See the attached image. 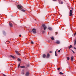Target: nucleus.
<instances>
[{
    "mask_svg": "<svg viewBox=\"0 0 76 76\" xmlns=\"http://www.w3.org/2000/svg\"><path fill=\"white\" fill-rule=\"evenodd\" d=\"M58 2L59 3V4H63V2H62V1H61L60 0H59L58 1Z\"/></svg>",
    "mask_w": 76,
    "mask_h": 76,
    "instance_id": "423d86ee",
    "label": "nucleus"
},
{
    "mask_svg": "<svg viewBox=\"0 0 76 76\" xmlns=\"http://www.w3.org/2000/svg\"><path fill=\"white\" fill-rule=\"evenodd\" d=\"M71 9L72 10H73V8H71Z\"/></svg>",
    "mask_w": 76,
    "mask_h": 76,
    "instance_id": "f704fd0d",
    "label": "nucleus"
},
{
    "mask_svg": "<svg viewBox=\"0 0 76 76\" xmlns=\"http://www.w3.org/2000/svg\"><path fill=\"white\" fill-rule=\"evenodd\" d=\"M9 25H10V27H13V24H12V23L10 22L9 23Z\"/></svg>",
    "mask_w": 76,
    "mask_h": 76,
    "instance_id": "6e6552de",
    "label": "nucleus"
},
{
    "mask_svg": "<svg viewBox=\"0 0 76 76\" xmlns=\"http://www.w3.org/2000/svg\"><path fill=\"white\" fill-rule=\"evenodd\" d=\"M60 50H61V49H60Z\"/></svg>",
    "mask_w": 76,
    "mask_h": 76,
    "instance_id": "a19ab883",
    "label": "nucleus"
},
{
    "mask_svg": "<svg viewBox=\"0 0 76 76\" xmlns=\"http://www.w3.org/2000/svg\"><path fill=\"white\" fill-rule=\"evenodd\" d=\"M3 75L4 76H6V75H5V74H3Z\"/></svg>",
    "mask_w": 76,
    "mask_h": 76,
    "instance_id": "7c9ffc66",
    "label": "nucleus"
},
{
    "mask_svg": "<svg viewBox=\"0 0 76 76\" xmlns=\"http://www.w3.org/2000/svg\"><path fill=\"white\" fill-rule=\"evenodd\" d=\"M48 29L50 30V31H52V30H53L52 28H51V27H48Z\"/></svg>",
    "mask_w": 76,
    "mask_h": 76,
    "instance_id": "1a4fd4ad",
    "label": "nucleus"
},
{
    "mask_svg": "<svg viewBox=\"0 0 76 76\" xmlns=\"http://www.w3.org/2000/svg\"><path fill=\"white\" fill-rule=\"evenodd\" d=\"M31 44H34V42H31Z\"/></svg>",
    "mask_w": 76,
    "mask_h": 76,
    "instance_id": "b1692460",
    "label": "nucleus"
},
{
    "mask_svg": "<svg viewBox=\"0 0 76 76\" xmlns=\"http://www.w3.org/2000/svg\"><path fill=\"white\" fill-rule=\"evenodd\" d=\"M21 74H22V75H24V72H22L21 73Z\"/></svg>",
    "mask_w": 76,
    "mask_h": 76,
    "instance_id": "bb28decb",
    "label": "nucleus"
},
{
    "mask_svg": "<svg viewBox=\"0 0 76 76\" xmlns=\"http://www.w3.org/2000/svg\"><path fill=\"white\" fill-rule=\"evenodd\" d=\"M15 52L16 54H17L18 55H20V53H19V52L18 51H17V50H15Z\"/></svg>",
    "mask_w": 76,
    "mask_h": 76,
    "instance_id": "39448f33",
    "label": "nucleus"
},
{
    "mask_svg": "<svg viewBox=\"0 0 76 76\" xmlns=\"http://www.w3.org/2000/svg\"><path fill=\"white\" fill-rule=\"evenodd\" d=\"M18 8L23 12H25V11H26V10H24L22 9H23V7L20 5H18Z\"/></svg>",
    "mask_w": 76,
    "mask_h": 76,
    "instance_id": "f257e3e1",
    "label": "nucleus"
},
{
    "mask_svg": "<svg viewBox=\"0 0 76 76\" xmlns=\"http://www.w3.org/2000/svg\"><path fill=\"white\" fill-rule=\"evenodd\" d=\"M50 56V54L48 53L47 56V58H49Z\"/></svg>",
    "mask_w": 76,
    "mask_h": 76,
    "instance_id": "9d476101",
    "label": "nucleus"
},
{
    "mask_svg": "<svg viewBox=\"0 0 76 76\" xmlns=\"http://www.w3.org/2000/svg\"><path fill=\"white\" fill-rule=\"evenodd\" d=\"M19 36L20 37H22V35L20 34L19 35Z\"/></svg>",
    "mask_w": 76,
    "mask_h": 76,
    "instance_id": "cd10ccee",
    "label": "nucleus"
},
{
    "mask_svg": "<svg viewBox=\"0 0 76 76\" xmlns=\"http://www.w3.org/2000/svg\"><path fill=\"white\" fill-rule=\"evenodd\" d=\"M67 60H69V59H70V58L68 57H67Z\"/></svg>",
    "mask_w": 76,
    "mask_h": 76,
    "instance_id": "412c9836",
    "label": "nucleus"
},
{
    "mask_svg": "<svg viewBox=\"0 0 76 76\" xmlns=\"http://www.w3.org/2000/svg\"><path fill=\"white\" fill-rule=\"evenodd\" d=\"M69 69H70V68H69Z\"/></svg>",
    "mask_w": 76,
    "mask_h": 76,
    "instance_id": "ea45409f",
    "label": "nucleus"
},
{
    "mask_svg": "<svg viewBox=\"0 0 76 76\" xmlns=\"http://www.w3.org/2000/svg\"><path fill=\"white\" fill-rule=\"evenodd\" d=\"M51 38L52 40H54V38L53 37H51Z\"/></svg>",
    "mask_w": 76,
    "mask_h": 76,
    "instance_id": "aec40b11",
    "label": "nucleus"
},
{
    "mask_svg": "<svg viewBox=\"0 0 76 76\" xmlns=\"http://www.w3.org/2000/svg\"><path fill=\"white\" fill-rule=\"evenodd\" d=\"M10 57H12V58H15V57H14V56H12V55H11L10 56Z\"/></svg>",
    "mask_w": 76,
    "mask_h": 76,
    "instance_id": "f3484780",
    "label": "nucleus"
},
{
    "mask_svg": "<svg viewBox=\"0 0 76 76\" xmlns=\"http://www.w3.org/2000/svg\"><path fill=\"white\" fill-rule=\"evenodd\" d=\"M32 31L33 34H36L37 30L35 28H33L32 30Z\"/></svg>",
    "mask_w": 76,
    "mask_h": 76,
    "instance_id": "f03ea898",
    "label": "nucleus"
},
{
    "mask_svg": "<svg viewBox=\"0 0 76 76\" xmlns=\"http://www.w3.org/2000/svg\"><path fill=\"white\" fill-rule=\"evenodd\" d=\"M20 63L18 64V68H19V67H20Z\"/></svg>",
    "mask_w": 76,
    "mask_h": 76,
    "instance_id": "4be33fe9",
    "label": "nucleus"
},
{
    "mask_svg": "<svg viewBox=\"0 0 76 76\" xmlns=\"http://www.w3.org/2000/svg\"><path fill=\"white\" fill-rule=\"evenodd\" d=\"M53 1H56V0H53Z\"/></svg>",
    "mask_w": 76,
    "mask_h": 76,
    "instance_id": "c756f323",
    "label": "nucleus"
},
{
    "mask_svg": "<svg viewBox=\"0 0 76 76\" xmlns=\"http://www.w3.org/2000/svg\"><path fill=\"white\" fill-rule=\"evenodd\" d=\"M72 52H73L74 51H73V50H72Z\"/></svg>",
    "mask_w": 76,
    "mask_h": 76,
    "instance_id": "4c0bfd02",
    "label": "nucleus"
},
{
    "mask_svg": "<svg viewBox=\"0 0 76 76\" xmlns=\"http://www.w3.org/2000/svg\"><path fill=\"white\" fill-rule=\"evenodd\" d=\"M45 57H46V56L45 55V54H44L43 55V58H45Z\"/></svg>",
    "mask_w": 76,
    "mask_h": 76,
    "instance_id": "4468645a",
    "label": "nucleus"
},
{
    "mask_svg": "<svg viewBox=\"0 0 76 76\" xmlns=\"http://www.w3.org/2000/svg\"><path fill=\"white\" fill-rule=\"evenodd\" d=\"M76 39H75V40L74 45H76Z\"/></svg>",
    "mask_w": 76,
    "mask_h": 76,
    "instance_id": "a211bd4d",
    "label": "nucleus"
},
{
    "mask_svg": "<svg viewBox=\"0 0 76 76\" xmlns=\"http://www.w3.org/2000/svg\"><path fill=\"white\" fill-rule=\"evenodd\" d=\"M73 53H75V52L74 51L73 52Z\"/></svg>",
    "mask_w": 76,
    "mask_h": 76,
    "instance_id": "58836bf2",
    "label": "nucleus"
},
{
    "mask_svg": "<svg viewBox=\"0 0 76 76\" xmlns=\"http://www.w3.org/2000/svg\"><path fill=\"white\" fill-rule=\"evenodd\" d=\"M18 61H21V60H20V59L18 58Z\"/></svg>",
    "mask_w": 76,
    "mask_h": 76,
    "instance_id": "6ab92c4d",
    "label": "nucleus"
},
{
    "mask_svg": "<svg viewBox=\"0 0 76 76\" xmlns=\"http://www.w3.org/2000/svg\"><path fill=\"white\" fill-rule=\"evenodd\" d=\"M58 53H60V50H59L58 51Z\"/></svg>",
    "mask_w": 76,
    "mask_h": 76,
    "instance_id": "72a5a7b5",
    "label": "nucleus"
},
{
    "mask_svg": "<svg viewBox=\"0 0 76 76\" xmlns=\"http://www.w3.org/2000/svg\"><path fill=\"white\" fill-rule=\"evenodd\" d=\"M59 74H60V75H63V73H62L61 72H60L59 73Z\"/></svg>",
    "mask_w": 76,
    "mask_h": 76,
    "instance_id": "5701e85b",
    "label": "nucleus"
},
{
    "mask_svg": "<svg viewBox=\"0 0 76 76\" xmlns=\"http://www.w3.org/2000/svg\"><path fill=\"white\" fill-rule=\"evenodd\" d=\"M57 34H58V32H56V34L57 35Z\"/></svg>",
    "mask_w": 76,
    "mask_h": 76,
    "instance_id": "473e14b6",
    "label": "nucleus"
},
{
    "mask_svg": "<svg viewBox=\"0 0 76 76\" xmlns=\"http://www.w3.org/2000/svg\"><path fill=\"white\" fill-rule=\"evenodd\" d=\"M45 33V31H43V32H42L43 34H44Z\"/></svg>",
    "mask_w": 76,
    "mask_h": 76,
    "instance_id": "c85d7f7f",
    "label": "nucleus"
},
{
    "mask_svg": "<svg viewBox=\"0 0 76 76\" xmlns=\"http://www.w3.org/2000/svg\"><path fill=\"white\" fill-rule=\"evenodd\" d=\"M73 15V11L72 10H70L69 12V16H72Z\"/></svg>",
    "mask_w": 76,
    "mask_h": 76,
    "instance_id": "7ed1b4c3",
    "label": "nucleus"
},
{
    "mask_svg": "<svg viewBox=\"0 0 76 76\" xmlns=\"http://www.w3.org/2000/svg\"><path fill=\"white\" fill-rule=\"evenodd\" d=\"M74 49H75V50H76V48L74 47Z\"/></svg>",
    "mask_w": 76,
    "mask_h": 76,
    "instance_id": "2f4dec72",
    "label": "nucleus"
},
{
    "mask_svg": "<svg viewBox=\"0 0 76 76\" xmlns=\"http://www.w3.org/2000/svg\"><path fill=\"white\" fill-rule=\"evenodd\" d=\"M72 45H70L69 46V50H70V48H72Z\"/></svg>",
    "mask_w": 76,
    "mask_h": 76,
    "instance_id": "ddd939ff",
    "label": "nucleus"
},
{
    "mask_svg": "<svg viewBox=\"0 0 76 76\" xmlns=\"http://www.w3.org/2000/svg\"><path fill=\"white\" fill-rule=\"evenodd\" d=\"M29 72H27L26 74V76H29Z\"/></svg>",
    "mask_w": 76,
    "mask_h": 76,
    "instance_id": "0eeeda50",
    "label": "nucleus"
},
{
    "mask_svg": "<svg viewBox=\"0 0 76 76\" xmlns=\"http://www.w3.org/2000/svg\"><path fill=\"white\" fill-rule=\"evenodd\" d=\"M42 26L43 28H44V29L45 31V29H47V27L45 26V24H43L42 25Z\"/></svg>",
    "mask_w": 76,
    "mask_h": 76,
    "instance_id": "20e7f679",
    "label": "nucleus"
},
{
    "mask_svg": "<svg viewBox=\"0 0 76 76\" xmlns=\"http://www.w3.org/2000/svg\"><path fill=\"white\" fill-rule=\"evenodd\" d=\"M56 44H60V41L58 40L56 41Z\"/></svg>",
    "mask_w": 76,
    "mask_h": 76,
    "instance_id": "9b49d317",
    "label": "nucleus"
},
{
    "mask_svg": "<svg viewBox=\"0 0 76 76\" xmlns=\"http://www.w3.org/2000/svg\"><path fill=\"white\" fill-rule=\"evenodd\" d=\"M76 32H75V34H74V35H72V36L73 37H74V36L75 37L76 36Z\"/></svg>",
    "mask_w": 76,
    "mask_h": 76,
    "instance_id": "f8f14e48",
    "label": "nucleus"
},
{
    "mask_svg": "<svg viewBox=\"0 0 76 76\" xmlns=\"http://www.w3.org/2000/svg\"><path fill=\"white\" fill-rule=\"evenodd\" d=\"M3 34H5V32L3 31Z\"/></svg>",
    "mask_w": 76,
    "mask_h": 76,
    "instance_id": "c9c22d12",
    "label": "nucleus"
},
{
    "mask_svg": "<svg viewBox=\"0 0 76 76\" xmlns=\"http://www.w3.org/2000/svg\"><path fill=\"white\" fill-rule=\"evenodd\" d=\"M60 68H58V70H60Z\"/></svg>",
    "mask_w": 76,
    "mask_h": 76,
    "instance_id": "a878e982",
    "label": "nucleus"
},
{
    "mask_svg": "<svg viewBox=\"0 0 76 76\" xmlns=\"http://www.w3.org/2000/svg\"><path fill=\"white\" fill-rule=\"evenodd\" d=\"M52 53V52H51V51L50 52V53Z\"/></svg>",
    "mask_w": 76,
    "mask_h": 76,
    "instance_id": "e433bc0d",
    "label": "nucleus"
},
{
    "mask_svg": "<svg viewBox=\"0 0 76 76\" xmlns=\"http://www.w3.org/2000/svg\"><path fill=\"white\" fill-rule=\"evenodd\" d=\"M71 61H73V57L72 56L71 57Z\"/></svg>",
    "mask_w": 76,
    "mask_h": 76,
    "instance_id": "2eb2a0df",
    "label": "nucleus"
},
{
    "mask_svg": "<svg viewBox=\"0 0 76 76\" xmlns=\"http://www.w3.org/2000/svg\"><path fill=\"white\" fill-rule=\"evenodd\" d=\"M56 51H57L56 50V51L55 52V56H57V53H56Z\"/></svg>",
    "mask_w": 76,
    "mask_h": 76,
    "instance_id": "393cba45",
    "label": "nucleus"
},
{
    "mask_svg": "<svg viewBox=\"0 0 76 76\" xmlns=\"http://www.w3.org/2000/svg\"><path fill=\"white\" fill-rule=\"evenodd\" d=\"M20 68H25V66H20Z\"/></svg>",
    "mask_w": 76,
    "mask_h": 76,
    "instance_id": "dca6fc26",
    "label": "nucleus"
}]
</instances>
